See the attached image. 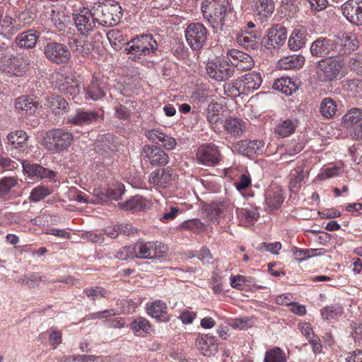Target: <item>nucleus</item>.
I'll use <instances>...</instances> for the list:
<instances>
[{
  "label": "nucleus",
  "instance_id": "nucleus-53",
  "mask_svg": "<svg viewBox=\"0 0 362 362\" xmlns=\"http://www.w3.org/2000/svg\"><path fill=\"white\" fill-rule=\"evenodd\" d=\"M181 228L194 233H201L204 230L205 226L199 219L194 218L184 221L181 224Z\"/></svg>",
  "mask_w": 362,
  "mask_h": 362
},
{
  "label": "nucleus",
  "instance_id": "nucleus-44",
  "mask_svg": "<svg viewBox=\"0 0 362 362\" xmlns=\"http://www.w3.org/2000/svg\"><path fill=\"white\" fill-rule=\"evenodd\" d=\"M222 106L217 103L209 104L206 111V119L211 124H215L221 120V112Z\"/></svg>",
  "mask_w": 362,
  "mask_h": 362
},
{
  "label": "nucleus",
  "instance_id": "nucleus-51",
  "mask_svg": "<svg viewBox=\"0 0 362 362\" xmlns=\"http://www.w3.org/2000/svg\"><path fill=\"white\" fill-rule=\"evenodd\" d=\"M242 90V86L238 83V79L234 83H226L224 86L225 94L231 98H237L241 94H245Z\"/></svg>",
  "mask_w": 362,
  "mask_h": 362
},
{
  "label": "nucleus",
  "instance_id": "nucleus-41",
  "mask_svg": "<svg viewBox=\"0 0 362 362\" xmlns=\"http://www.w3.org/2000/svg\"><path fill=\"white\" fill-rule=\"evenodd\" d=\"M69 45L72 52L76 56H87L91 52V45L85 40L71 39L69 41Z\"/></svg>",
  "mask_w": 362,
  "mask_h": 362
},
{
  "label": "nucleus",
  "instance_id": "nucleus-37",
  "mask_svg": "<svg viewBox=\"0 0 362 362\" xmlns=\"http://www.w3.org/2000/svg\"><path fill=\"white\" fill-rule=\"evenodd\" d=\"M148 204L147 199L140 195H136L119 205L124 210L139 211L147 209Z\"/></svg>",
  "mask_w": 362,
  "mask_h": 362
},
{
  "label": "nucleus",
  "instance_id": "nucleus-32",
  "mask_svg": "<svg viewBox=\"0 0 362 362\" xmlns=\"http://www.w3.org/2000/svg\"><path fill=\"white\" fill-rule=\"evenodd\" d=\"M37 107V103L28 96L22 95L16 99L15 109L19 113L33 115L35 112Z\"/></svg>",
  "mask_w": 362,
  "mask_h": 362
},
{
  "label": "nucleus",
  "instance_id": "nucleus-58",
  "mask_svg": "<svg viewBox=\"0 0 362 362\" xmlns=\"http://www.w3.org/2000/svg\"><path fill=\"white\" fill-rule=\"evenodd\" d=\"M116 257L121 260L136 258L134 256V245L133 246H124L120 248L116 253Z\"/></svg>",
  "mask_w": 362,
  "mask_h": 362
},
{
  "label": "nucleus",
  "instance_id": "nucleus-56",
  "mask_svg": "<svg viewBox=\"0 0 362 362\" xmlns=\"http://www.w3.org/2000/svg\"><path fill=\"white\" fill-rule=\"evenodd\" d=\"M110 200H118L124 193V187L122 184H117L107 188Z\"/></svg>",
  "mask_w": 362,
  "mask_h": 362
},
{
  "label": "nucleus",
  "instance_id": "nucleus-22",
  "mask_svg": "<svg viewBox=\"0 0 362 362\" xmlns=\"http://www.w3.org/2000/svg\"><path fill=\"white\" fill-rule=\"evenodd\" d=\"M143 154L151 165H165L168 163V154L160 148L156 146L145 145Z\"/></svg>",
  "mask_w": 362,
  "mask_h": 362
},
{
  "label": "nucleus",
  "instance_id": "nucleus-52",
  "mask_svg": "<svg viewBox=\"0 0 362 362\" xmlns=\"http://www.w3.org/2000/svg\"><path fill=\"white\" fill-rule=\"evenodd\" d=\"M50 19L54 26L59 30L65 27V24L68 21V17L66 16L64 13L55 10L52 11Z\"/></svg>",
  "mask_w": 362,
  "mask_h": 362
},
{
  "label": "nucleus",
  "instance_id": "nucleus-39",
  "mask_svg": "<svg viewBox=\"0 0 362 362\" xmlns=\"http://www.w3.org/2000/svg\"><path fill=\"white\" fill-rule=\"evenodd\" d=\"M129 328L134 333L142 332L146 334H150L153 332V325L148 320L144 317H136L129 325Z\"/></svg>",
  "mask_w": 362,
  "mask_h": 362
},
{
  "label": "nucleus",
  "instance_id": "nucleus-26",
  "mask_svg": "<svg viewBox=\"0 0 362 362\" xmlns=\"http://www.w3.org/2000/svg\"><path fill=\"white\" fill-rule=\"evenodd\" d=\"M8 144L12 149H16L18 151H25L28 148V136L25 132L17 130L9 133L7 136Z\"/></svg>",
  "mask_w": 362,
  "mask_h": 362
},
{
  "label": "nucleus",
  "instance_id": "nucleus-11",
  "mask_svg": "<svg viewBox=\"0 0 362 362\" xmlns=\"http://www.w3.org/2000/svg\"><path fill=\"white\" fill-rule=\"evenodd\" d=\"M25 15V13L21 14L18 20L9 16L0 18V33L4 35H13L25 24L31 23L33 18L31 17L27 18Z\"/></svg>",
  "mask_w": 362,
  "mask_h": 362
},
{
  "label": "nucleus",
  "instance_id": "nucleus-50",
  "mask_svg": "<svg viewBox=\"0 0 362 362\" xmlns=\"http://www.w3.org/2000/svg\"><path fill=\"white\" fill-rule=\"evenodd\" d=\"M18 183L14 177H6L0 180V198L4 197L11 191V188Z\"/></svg>",
  "mask_w": 362,
  "mask_h": 362
},
{
  "label": "nucleus",
  "instance_id": "nucleus-42",
  "mask_svg": "<svg viewBox=\"0 0 362 362\" xmlns=\"http://www.w3.org/2000/svg\"><path fill=\"white\" fill-rule=\"evenodd\" d=\"M306 38L303 31L295 29L288 38V47L293 51L301 49L305 44Z\"/></svg>",
  "mask_w": 362,
  "mask_h": 362
},
{
  "label": "nucleus",
  "instance_id": "nucleus-8",
  "mask_svg": "<svg viewBox=\"0 0 362 362\" xmlns=\"http://www.w3.org/2000/svg\"><path fill=\"white\" fill-rule=\"evenodd\" d=\"M45 57L57 64L67 63L71 59V52L68 47L60 42H47L43 48Z\"/></svg>",
  "mask_w": 362,
  "mask_h": 362
},
{
  "label": "nucleus",
  "instance_id": "nucleus-35",
  "mask_svg": "<svg viewBox=\"0 0 362 362\" xmlns=\"http://www.w3.org/2000/svg\"><path fill=\"white\" fill-rule=\"evenodd\" d=\"M305 62L301 55H289L281 58L277 62V67L280 69L288 70L300 68Z\"/></svg>",
  "mask_w": 362,
  "mask_h": 362
},
{
  "label": "nucleus",
  "instance_id": "nucleus-13",
  "mask_svg": "<svg viewBox=\"0 0 362 362\" xmlns=\"http://www.w3.org/2000/svg\"><path fill=\"white\" fill-rule=\"evenodd\" d=\"M227 58L230 64L241 71L252 69L255 66L253 58L248 54L232 49L228 51Z\"/></svg>",
  "mask_w": 362,
  "mask_h": 362
},
{
  "label": "nucleus",
  "instance_id": "nucleus-28",
  "mask_svg": "<svg viewBox=\"0 0 362 362\" xmlns=\"http://www.w3.org/2000/svg\"><path fill=\"white\" fill-rule=\"evenodd\" d=\"M223 129L231 136L240 137L245 131V122L238 117H229L225 120Z\"/></svg>",
  "mask_w": 362,
  "mask_h": 362
},
{
  "label": "nucleus",
  "instance_id": "nucleus-21",
  "mask_svg": "<svg viewBox=\"0 0 362 362\" xmlns=\"http://www.w3.org/2000/svg\"><path fill=\"white\" fill-rule=\"evenodd\" d=\"M264 142L258 140H241L237 142L235 149L238 153L247 157L262 153Z\"/></svg>",
  "mask_w": 362,
  "mask_h": 362
},
{
  "label": "nucleus",
  "instance_id": "nucleus-19",
  "mask_svg": "<svg viewBox=\"0 0 362 362\" xmlns=\"http://www.w3.org/2000/svg\"><path fill=\"white\" fill-rule=\"evenodd\" d=\"M220 153L214 144L201 146L197 148L196 157L199 163L214 165L219 161Z\"/></svg>",
  "mask_w": 362,
  "mask_h": 362
},
{
  "label": "nucleus",
  "instance_id": "nucleus-62",
  "mask_svg": "<svg viewBox=\"0 0 362 362\" xmlns=\"http://www.w3.org/2000/svg\"><path fill=\"white\" fill-rule=\"evenodd\" d=\"M196 317L197 313L191 310L190 308H188L180 313L178 319L185 325H190L194 322Z\"/></svg>",
  "mask_w": 362,
  "mask_h": 362
},
{
  "label": "nucleus",
  "instance_id": "nucleus-6",
  "mask_svg": "<svg viewBox=\"0 0 362 362\" xmlns=\"http://www.w3.org/2000/svg\"><path fill=\"white\" fill-rule=\"evenodd\" d=\"M168 250L166 245L158 242H138L134 244V256L139 259L163 257Z\"/></svg>",
  "mask_w": 362,
  "mask_h": 362
},
{
  "label": "nucleus",
  "instance_id": "nucleus-5",
  "mask_svg": "<svg viewBox=\"0 0 362 362\" xmlns=\"http://www.w3.org/2000/svg\"><path fill=\"white\" fill-rule=\"evenodd\" d=\"M158 49V44L151 35H142L127 42L125 49L136 59L148 56Z\"/></svg>",
  "mask_w": 362,
  "mask_h": 362
},
{
  "label": "nucleus",
  "instance_id": "nucleus-9",
  "mask_svg": "<svg viewBox=\"0 0 362 362\" xmlns=\"http://www.w3.org/2000/svg\"><path fill=\"white\" fill-rule=\"evenodd\" d=\"M185 33L188 45L194 50H199L204 46L208 35L206 28L199 23L189 24Z\"/></svg>",
  "mask_w": 362,
  "mask_h": 362
},
{
  "label": "nucleus",
  "instance_id": "nucleus-33",
  "mask_svg": "<svg viewBox=\"0 0 362 362\" xmlns=\"http://www.w3.org/2000/svg\"><path fill=\"white\" fill-rule=\"evenodd\" d=\"M273 88L286 95H291L298 89V84L289 77H281L274 81Z\"/></svg>",
  "mask_w": 362,
  "mask_h": 362
},
{
  "label": "nucleus",
  "instance_id": "nucleus-23",
  "mask_svg": "<svg viewBox=\"0 0 362 362\" xmlns=\"http://www.w3.org/2000/svg\"><path fill=\"white\" fill-rule=\"evenodd\" d=\"M238 83L242 86V90L246 95L257 90L262 83L261 74L255 71L245 74L238 78Z\"/></svg>",
  "mask_w": 362,
  "mask_h": 362
},
{
  "label": "nucleus",
  "instance_id": "nucleus-1",
  "mask_svg": "<svg viewBox=\"0 0 362 362\" xmlns=\"http://www.w3.org/2000/svg\"><path fill=\"white\" fill-rule=\"evenodd\" d=\"M201 9L204 19L214 30L230 27L236 19L228 0H203Z\"/></svg>",
  "mask_w": 362,
  "mask_h": 362
},
{
  "label": "nucleus",
  "instance_id": "nucleus-36",
  "mask_svg": "<svg viewBox=\"0 0 362 362\" xmlns=\"http://www.w3.org/2000/svg\"><path fill=\"white\" fill-rule=\"evenodd\" d=\"M297 127V120L286 119L281 121L275 127V134L279 137L284 138L293 134Z\"/></svg>",
  "mask_w": 362,
  "mask_h": 362
},
{
  "label": "nucleus",
  "instance_id": "nucleus-43",
  "mask_svg": "<svg viewBox=\"0 0 362 362\" xmlns=\"http://www.w3.org/2000/svg\"><path fill=\"white\" fill-rule=\"evenodd\" d=\"M337 103L331 98L322 99L320 105V112L321 115L327 118H332L337 112Z\"/></svg>",
  "mask_w": 362,
  "mask_h": 362
},
{
  "label": "nucleus",
  "instance_id": "nucleus-46",
  "mask_svg": "<svg viewBox=\"0 0 362 362\" xmlns=\"http://www.w3.org/2000/svg\"><path fill=\"white\" fill-rule=\"evenodd\" d=\"M362 119V110L352 108L342 117V123L346 127H351Z\"/></svg>",
  "mask_w": 362,
  "mask_h": 362
},
{
  "label": "nucleus",
  "instance_id": "nucleus-17",
  "mask_svg": "<svg viewBox=\"0 0 362 362\" xmlns=\"http://www.w3.org/2000/svg\"><path fill=\"white\" fill-rule=\"evenodd\" d=\"M337 42V56L342 57L350 54L358 47V40L355 35L351 33L339 34L335 38Z\"/></svg>",
  "mask_w": 362,
  "mask_h": 362
},
{
  "label": "nucleus",
  "instance_id": "nucleus-29",
  "mask_svg": "<svg viewBox=\"0 0 362 362\" xmlns=\"http://www.w3.org/2000/svg\"><path fill=\"white\" fill-rule=\"evenodd\" d=\"M105 83L93 77L90 83L86 89V98L93 100L102 99L105 95Z\"/></svg>",
  "mask_w": 362,
  "mask_h": 362
},
{
  "label": "nucleus",
  "instance_id": "nucleus-7",
  "mask_svg": "<svg viewBox=\"0 0 362 362\" xmlns=\"http://www.w3.org/2000/svg\"><path fill=\"white\" fill-rule=\"evenodd\" d=\"M74 21L77 30L83 36H88L98 25L93 7L91 10L86 7L80 8L74 14Z\"/></svg>",
  "mask_w": 362,
  "mask_h": 362
},
{
  "label": "nucleus",
  "instance_id": "nucleus-54",
  "mask_svg": "<svg viewBox=\"0 0 362 362\" xmlns=\"http://www.w3.org/2000/svg\"><path fill=\"white\" fill-rule=\"evenodd\" d=\"M317 251V250L315 249H299L297 247H294L293 249L294 257L299 262H302L310 257L315 256Z\"/></svg>",
  "mask_w": 362,
  "mask_h": 362
},
{
  "label": "nucleus",
  "instance_id": "nucleus-47",
  "mask_svg": "<svg viewBox=\"0 0 362 362\" xmlns=\"http://www.w3.org/2000/svg\"><path fill=\"white\" fill-rule=\"evenodd\" d=\"M62 81H64L58 84V89L62 93L72 96L73 98L78 94L79 89L76 83L67 78H63Z\"/></svg>",
  "mask_w": 362,
  "mask_h": 362
},
{
  "label": "nucleus",
  "instance_id": "nucleus-2",
  "mask_svg": "<svg viewBox=\"0 0 362 362\" xmlns=\"http://www.w3.org/2000/svg\"><path fill=\"white\" fill-rule=\"evenodd\" d=\"M348 74L343 57H330L318 62L315 75L320 82H332L345 77Z\"/></svg>",
  "mask_w": 362,
  "mask_h": 362
},
{
  "label": "nucleus",
  "instance_id": "nucleus-38",
  "mask_svg": "<svg viewBox=\"0 0 362 362\" xmlns=\"http://www.w3.org/2000/svg\"><path fill=\"white\" fill-rule=\"evenodd\" d=\"M284 197L281 190L270 188L265 193V202L272 209H278L283 203Z\"/></svg>",
  "mask_w": 362,
  "mask_h": 362
},
{
  "label": "nucleus",
  "instance_id": "nucleus-34",
  "mask_svg": "<svg viewBox=\"0 0 362 362\" xmlns=\"http://www.w3.org/2000/svg\"><path fill=\"white\" fill-rule=\"evenodd\" d=\"M38 37L39 33L30 30L18 35L16 38V42L21 48L31 49L35 46Z\"/></svg>",
  "mask_w": 362,
  "mask_h": 362
},
{
  "label": "nucleus",
  "instance_id": "nucleus-14",
  "mask_svg": "<svg viewBox=\"0 0 362 362\" xmlns=\"http://www.w3.org/2000/svg\"><path fill=\"white\" fill-rule=\"evenodd\" d=\"M274 10L273 0H257L252 7L255 20L260 24L266 23L272 18Z\"/></svg>",
  "mask_w": 362,
  "mask_h": 362
},
{
  "label": "nucleus",
  "instance_id": "nucleus-10",
  "mask_svg": "<svg viewBox=\"0 0 362 362\" xmlns=\"http://www.w3.org/2000/svg\"><path fill=\"white\" fill-rule=\"evenodd\" d=\"M287 39V31L285 27L276 24L267 31L262 39V44L268 50L278 49L283 46Z\"/></svg>",
  "mask_w": 362,
  "mask_h": 362
},
{
  "label": "nucleus",
  "instance_id": "nucleus-49",
  "mask_svg": "<svg viewBox=\"0 0 362 362\" xmlns=\"http://www.w3.org/2000/svg\"><path fill=\"white\" fill-rule=\"evenodd\" d=\"M342 313L343 308L339 305L327 306L321 310V315L324 320L337 319Z\"/></svg>",
  "mask_w": 362,
  "mask_h": 362
},
{
  "label": "nucleus",
  "instance_id": "nucleus-12",
  "mask_svg": "<svg viewBox=\"0 0 362 362\" xmlns=\"http://www.w3.org/2000/svg\"><path fill=\"white\" fill-rule=\"evenodd\" d=\"M207 74L217 81H224L234 74V69L226 61L210 62L206 66Z\"/></svg>",
  "mask_w": 362,
  "mask_h": 362
},
{
  "label": "nucleus",
  "instance_id": "nucleus-25",
  "mask_svg": "<svg viewBox=\"0 0 362 362\" xmlns=\"http://www.w3.org/2000/svg\"><path fill=\"white\" fill-rule=\"evenodd\" d=\"M21 164L24 173L27 174L30 177L51 178L54 176L53 171L38 164L31 163L28 160H23Z\"/></svg>",
  "mask_w": 362,
  "mask_h": 362
},
{
  "label": "nucleus",
  "instance_id": "nucleus-4",
  "mask_svg": "<svg viewBox=\"0 0 362 362\" xmlns=\"http://www.w3.org/2000/svg\"><path fill=\"white\" fill-rule=\"evenodd\" d=\"M94 15L98 25L112 27L117 25L122 18L121 6L117 4H95L93 6Z\"/></svg>",
  "mask_w": 362,
  "mask_h": 362
},
{
  "label": "nucleus",
  "instance_id": "nucleus-59",
  "mask_svg": "<svg viewBox=\"0 0 362 362\" xmlns=\"http://www.w3.org/2000/svg\"><path fill=\"white\" fill-rule=\"evenodd\" d=\"M340 174V168L337 166H332L322 169L320 173L318 175V177L320 180L334 177Z\"/></svg>",
  "mask_w": 362,
  "mask_h": 362
},
{
  "label": "nucleus",
  "instance_id": "nucleus-15",
  "mask_svg": "<svg viewBox=\"0 0 362 362\" xmlns=\"http://www.w3.org/2000/svg\"><path fill=\"white\" fill-rule=\"evenodd\" d=\"M337 42L335 38L319 37L310 46V52L317 57L337 55Z\"/></svg>",
  "mask_w": 362,
  "mask_h": 362
},
{
  "label": "nucleus",
  "instance_id": "nucleus-63",
  "mask_svg": "<svg viewBox=\"0 0 362 362\" xmlns=\"http://www.w3.org/2000/svg\"><path fill=\"white\" fill-rule=\"evenodd\" d=\"M349 68L351 70L362 76V54H357L351 58Z\"/></svg>",
  "mask_w": 362,
  "mask_h": 362
},
{
  "label": "nucleus",
  "instance_id": "nucleus-18",
  "mask_svg": "<svg viewBox=\"0 0 362 362\" xmlns=\"http://www.w3.org/2000/svg\"><path fill=\"white\" fill-rule=\"evenodd\" d=\"M234 206L230 202H214L205 209L209 221L218 223L221 217H224L233 210Z\"/></svg>",
  "mask_w": 362,
  "mask_h": 362
},
{
  "label": "nucleus",
  "instance_id": "nucleus-3",
  "mask_svg": "<svg viewBox=\"0 0 362 362\" xmlns=\"http://www.w3.org/2000/svg\"><path fill=\"white\" fill-rule=\"evenodd\" d=\"M74 136L64 129H53L47 131L43 139L44 147L52 153H60L71 145Z\"/></svg>",
  "mask_w": 362,
  "mask_h": 362
},
{
  "label": "nucleus",
  "instance_id": "nucleus-24",
  "mask_svg": "<svg viewBox=\"0 0 362 362\" xmlns=\"http://www.w3.org/2000/svg\"><path fill=\"white\" fill-rule=\"evenodd\" d=\"M196 346L204 356H210L218 351V344L214 337L202 334L196 339Z\"/></svg>",
  "mask_w": 362,
  "mask_h": 362
},
{
  "label": "nucleus",
  "instance_id": "nucleus-30",
  "mask_svg": "<svg viewBox=\"0 0 362 362\" xmlns=\"http://www.w3.org/2000/svg\"><path fill=\"white\" fill-rule=\"evenodd\" d=\"M172 180V170L170 168L158 170L149 175L148 182L159 187L165 188Z\"/></svg>",
  "mask_w": 362,
  "mask_h": 362
},
{
  "label": "nucleus",
  "instance_id": "nucleus-55",
  "mask_svg": "<svg viewBox=\"0 0 362 362\" xmlns=\"http://www.w3.org/2000/svg\"><path fill=\"white\" fill-rule=\"evenodd\" d=\"M345 87L350 95L354 97L362 92V81L360 79H349L346 81Z\"/></svg>",
  "mask_w": 362,
  "mask_h": 362
},
{
  "label": "nucleus",
  "instance_id": "nucleus-61",
  "mask_svg": "<svg viewBox=\"0 0 362 362\" xmlns=\"http://www.w3.org/2000/svg\"><path fill=\"white\" fill-rule=\"evenodd\" d=\"M236 212L238 216L241 220H244L247 223L252 222L257 218V214L254 210H250L247 209H238Z\"/></svg>",
  "mask_w": 362,
  "mask_h": 362
},
{
  "label": "nucleus",
  "instance_id": "nucleus-27",
  "mask_svg": "<svg viewBox=\"0 0 362 362\" xmlns=\"http://www.w3.org/2000/svg\"><path fill=\"white\" fill-rule=\"evenodd\" d=\"M98 117V113L95 111H83L79 110L74 115H71L69 117L68 122L74 125L83 126L96 122Z\"/></svg>",
  "mask_w": 362,
  "mask_h": 362
},
{
  "label": "nucleus",
  "instance_id": "nucleus-60",
  "mask_svg": "<svg viewBox=\"0 0 362 362\" xmlns=\"http://www.w3.org/2000/svg\"><path fill=\"white\" fill-rule=\"evenodd\" d=\"M93 194L95 199L92 201V204H103L110 200L107 189L96 188Z\"/></svg>",
  "mask_w": 362,
  "mask_h": 362
},
{
  "label": "nucleus",
  "instance_id": "nucleus-40",
  "mask_svg": "<svg viewBox=\"0 0 362 362\" xmlns=\"http://www.w3.org/2000/svg\"><path fill=\"white\" fill-rule=\"evenodd\" d=\"M29 67L28 63L23 57H12L11 64L8 71V75L20 76L23 75Z\"/></svg>",
  "mask_w": 362,
  "mask_h": 362
},
{
  "label": "nucleus",
  "instance_id": "nucleus-20",
  "mask_svg": "<svg viewBox=\"0 0 362 362\" xmlns=\"http://www.w3.org/2000/svg\"><path fill=\"white\" fill-rule=\"evenodd\" d=\"M146 312L149 317L156 319L157 321L168 322L170 320V317L168 314L167 304L161 300L147 303Z\"/></svg>",
  "mask_w": 362,
  "mask_h": 362
},
{
  "label": "nucleus",
  "instance_id": "nucleus-31",
  "mask_svg": "<svg viewBox=\"0 0 362 362\" xmlns=\"http://www.w3.org/2000/svg\"><path fill=\"white\" fill-rule=\"evenodd\" d=\"M47 107L54 115L63 114L68 111L69 105L66 100L60 95H51L46 98Z\"/></svg>",
  "mask_w": 362,
  "mask_h": 362
},
{
  "label": "nucleus",
  "instance_id": "nucleus-16",
  "mask_svg": "<svg viewBox=\"0 0 362 362\" xmlns=\"http://www.w3.org/2000/svg\"><path fill=\"white\" fill-rule=\"evenodd\" d=\"M344 16L356 25H362V0H347L341 6Z\"/></svg>",
  "mask_w": 362,
  "mask_h": 362
},
{
  "label": "nucleus",
  "instance_id": "nucleus-45",
  "mask_svg": "<svg viewBox=\"0 0 362 362\" xmlns=\"http://www.w3.org/2000/svg\"><path fill=\"white\" fill-rule=\"evenodd\" d=\"M264 362H287V358L281 349L274 347L265 352Z\"/></svg>",
  "mask_w": 362,
  "mask_h": 362
},
{
  "label": "nucleus",
  "instance_id": "nucleus-64",
  "mask_svg": "<svg viewBox=\"0 0 362 362\" xmlns=\"http://www.w3.org/2000/svg\"><path fill=\"white\" fill-rule=\"evenodd\" d=\"M305 167L306 162L303 161L302 163L294 170V173H291V177L297 178L298 180L302 182L308 175V169H305Z\"/></svg>",
  "mask_w": 362,
  "mask_h": 362
},
{
  "label": "nucleus",
  "instance_id": "nucleus-57",
  "mask_svg": "<svg viewBox=\"0 0 362 362\" xmlns=\"http://www.w3.org/2000/svg\"><path fill=\"white\" fill-rule=\"evenodd\" d=\"M86 296L92 300H100L106 297V291L103 287H95L84 291Z\"/></svg>",
  "mask_w": 362,
  "mask_h": 362
},
{
  "label": "nucleus",
  "instance_id": "nucleus-48",
  "mask_svg": "<svg viewBox=\"0 0 362 362\" xmlns=\"http://www.w3.org/2000/svg\"><path fill=\"white\" fill-rule=\"evenodd\" d=\"M52 192V190L49 187L40 185L32 190L29 199L31 202H38L51 194Z\"/></svg>",
  "mask_w": 362,
  "mask_h": 362
}]
</instances>
